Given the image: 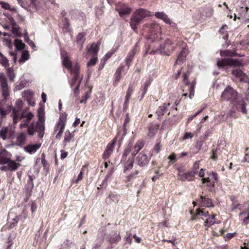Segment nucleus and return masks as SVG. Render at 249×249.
Returning <instances> with one entry per match:
<instances>
[{"mask_svg":"<svg viewBox=\"0 0 249 249\" xmlns=\"http://www.w3.org/2000/svg\"><path fill=\"white\" fill-rule=\"evenodd\" d=\"M38 120L36 124L32 123L28 127V135L31 136H34L36 132L38 133V137L42 138L44 135L45 126L43 119V114L40 110H37Z\"/></svg>","mask_w":249,"mask_h":249,"instance_id":"obj_1","label":"nucleus"},{"mask_svg":"<svg viewBox=\"0 0 249 249\" xmlns=\"http://www.w3.org/2000/svg\"><path fill=\"white\" fill-rule=\"evenodd\" d=\"M151 12L144 9L140 8L132 15L130 19V26L135 31L137 29V25L147 17H150Z\"/></svg>","mask_w":249,"mask_h":249,"instance_id":"obj_2","label":"nucleus"},{"mask_svg":"<svg viewBox=\"0 0 249 249\" xmlns=\"http://www.w3.org/2000/svg\"><path fill=\"white\" fill-rule=\"evenodd\" d=\"M221 98L225 101H230L233 105L241 98L239 97L237 92L230 86H228L222 92Z\"/></svg>","mask_w":249,"mask_h":249,"instance_id":"obj_3","label":"nucleus"},{"mask_svg":"<svg viewBox=\"0 0 249 249\" xmlns=\"http://www.w3.org/2000/svg\"><path fill=\"white\" fill-rule=\"evenodd\" d=\"M175 49L173 40L170 38H166L165 41L161 43L159 48L157 50L161 54L170 55L173 52Z\"/></svg>","mask_w":249,"mask_h":249,"instance_id":"obj_4","label":"nucleus"},{"mask_svg":"<svg viewBox=\"0 0 249 249\" xmlns=\"http://www.w3.org/2000/svg\"><path fill=\"white\" fill-rule=\"evenodd\" d=\"M241 62L237 59L232 58H223L221 60L219 59L217 61V66L218 68H223L226 66H240Z\"/></svg>","mask_w":249,"mask_h":249,"instance_id":"obj_5","label":"nucleus"},{"mask_svg":"<svg viewBox=\"0 0 249 249\" xmlns=\"http://www.w3.org/2000/svg\"><path fill=\"white\" fill-rule=\"evenodd\" d=\"M0 89L2 97L6 99L10 94V88L8 85L7 80L5 76L0 78Z\"/></svg>","mask_w":249,"mask_h":249,"instance_id":"obj_6","label":"nucleus"},{"mask_svg":"<svg viewBox=\"0 0 249 249\" xmlns=\"http://www.w3.org/2000/svg\"><path fill=\"white\" fill-rule=\"evenodd\" d=\"M178 176L181 180L183 181H191L193 179L195 175L196 174V172H188L186 173H183V169L182 168H178Z\"/></svg>","mask_w":249,"mask_h":249,"instance_id":"obj_7","label":"nucleus"},{"mask_svg":"<svg viewBox=\"0 0 249 249\" xmlns=\"http://www.w3.org/2000/svg\"><path fill=\"white\" fill-rule=\"evenodd\" d=\"M231 74L239 79L241 82L247 83L249 81L248 76L239 69H233L231 71Z\"/></svg>","mask_w":249,"mask_h":249,"instance_id":"obj_8","label":"nucleus"},{"mask_svg":"<svg viewBox=\"0 0 249 249\" xmlns=\"http://www.w3.org/2000/svg\"><path fill=\"white\" fill-rule=\"evenodd\" d=\"M116 139L117 138L115 137L107 144L106 149L103 155V158L105 160L108 159L112 154L116 143Z\"/></svg>","mask_w":249,"mask_h":249,"instance_id":"obj_9","label":"nucleus"},{"mask_svg":"<svg viewBox=\"0 0 249 249\" xmlns=\"http://www.w3.org/2000/svg\"><path fill=\"white\" fill-rule=\"evenodd\" d=\"M116 9L122 17L124 15L129 14L131 10L130 7L124 3H119L116 6Z\"/></svg>","mask_w":249,"mask_h":249,"instance_id":"obj_10","label":"nucleus"},{"mask_svg":"<svg viewBox=\"0 0 249 249\" xmlns=\"http://www.w3.org/2000/svg\"><path fill=\"white\" fill-rule=\"evenodd\" d=\"M208 177L203 178L202 180L203 183L206 182L208 183V187H213L214 186L215 182L213 181L212 179L217 180L218 179V175L214 172H211L208 174Z\"/></svg>","mask_w":249,"mask_h":249,"instance_id":"obj_11","label":"nucleus"},{"mask_svg":"<svg viewBox=\"0 0 249 249\" xmlns=\"http://www.w3.org/2000/svg\"><path fill=\"white\" fill-rule=\"evenodd\" d=\"M136 162L140 167H144L148 164L149 160L146 155L140 153L136 158Z\"/></svg>","mask_w":249,"mask_h":249,"instance_id":"obj_12","label":"nucleus"},{"mask_svg":"<svg viewBox=\"0 0 249 249\" xmlns=\"http://www.w3.org/2000/svg\"><path fill=\"white\" fill-rule=\"evenodd\" d=\"M187 54V50L183 48L178 54L175 65H180L182 64L185 60Z\"/></svg>","mask_w":249,"mask_h":249,"instance_id":"obj_13","label":"nucleus"},{"mask_svg":"<svg viewBox=\"0 0 249 249\" xmlns=\"http://www.w3.org/2000/svg\"><path fill=\"white\" fill-rule=\"evenodd\" d=\"M197 201L203 206L207 207H213L211 199L206 197L205 196H200L199 198L197 199Z\"/></svg>","mask_w":249,"mask_h":249,"instance_id":"obj_14","label":"nucleus"},{"mask_svg":"<svg viewBox=\"0 0 249 249\" xmlns=\"http://www.w3.org/2000/svg\"><path fill=\"white\" fill-rule=\"evenodd\" d=\"M146 27H148L151 32L157 33H161V28L159 24L155 21H151L149 23L145 25Z\"/></svg>","mask_w":249,"mask_h":249,"instance_id":"obj_15","label":"nucleus"},{"mask_svg":"<svg viewBox=\"0 0 249 249\" xmlns=\"http://www.w3.org/2000/svg\"><path fill=\"white\" fill-rule=\"evenodd\" d=\"M26 134L21 132L18 133L17 135V143L16 145L18 146H23L26 143Z\"/></svg>","mask_w":249,"mask_h":249,"instance_id":"obj_16","label":"nucleus"},{"mask_svg":"<svg viewBox=\"0 0 249 249\" xmlns=\"http://www.w3.org/2000/svg\"><path fill=\"white\" fill-rule=\"evenodd\" d=\"M12 134L8 127H3L0 130V137L3 140L12 138Z\"/></svg>","mask_w":249,"mask_h":249,"instance_id":"obj_17","label":"nucleus"},{"mask_svg":"<svg viewBox=\"0 0 249 249\" xmlns=\"http://www.w3.org/2000/svg\"><path fill=\"white\" fill-rule=\"evenodd\" d=\"M119 200V196L110 193L109 196L106 199V202L107 205L117 203Z\"/></svg>","mask_w":249,"mask_h":249,"instance_id":"obj_18","label":"nucleus"},{"mask_svg":"<svg viewBox=\"0 0 249 249\" xmlns=\"http://www.w3.org/2000/svg\"><path fill=\"white\" fill-rule=\"evenodd\" d=\"M133 91V85L132 84H129L127 90L126 91V95L125 97V101L124 104V107L126 108L128 106L129 99L132 94Z\"/></svg>","mask_w":249,"mask_h":249,"instance_id":"obj_19","label":"nucleus"},{"mask_svg":"<svg viewBox=\"0 0 249 249\" xmlns=\"http://www.w3.org/2000/svg\"><path fill=\"white\" fill-rule=\"evenodd\" d=\"M159 128V125L157 124H150L148 126V136L149 137H153L157 132Z\"/></svg>","mask_w":249,"mask_h":249,"instance_id":"obj_20","label":"nucleus"},{"mask_svg":"<svg viewBox=\"0 0 249 249\" xmlns=\"http://www.w3.org/2000/svg\"><path fill=\"white\" fill-rule=\"evenodd\" d=\"M41 144H29L24 147V150L31 154L35 153L40 147Z\"/></svg>","mask_w":249,"mask_h":249,"instance_id":"obj_21","label":"nucleus"},{"mask_svg":"<svg viewBox=\"0 0 249 249\" xmlns=\"http://www.w3.org/2000/svg\"><path fill=\"white\" fill-rule=\"evenodd\" d=\"M23 108V102L21 99L16 100L15 103V107H13L12 113L11 116L18 113V112H21Z\"/></svg>","mask_w":249,"mask_h":249,"instance_id":"obj_22","label":"nucleus"},{"mask_svg":"<svg viewBox=\"0 0 249 249\" xmlns=\"http://www.w3.org/2000/svg\"><path fill=\"white\" fill-rule=\"evenodd\" d=\"M9 153L5 150H2L0 152V164L3 165L6 163L10 160L7 157Z\"/></svg>","mask_w":249,"mask_h":249,"instance_id":"obj_23","label":"nucleus"},{"mask_svg":"<svg viewBox=\"0 0 249 249\" xmlns=\"http://www.w3.org/2000/svg\"><path fill=\"white\" fill-rule=\"evenodd\" d=\"M238 209L241 212H245L249 209V204L245 203L244 204H233L232 211Z\"/></svg>","mask_w":249,"mask_h":249,"instance_id":"obj_24","label":"nucleus"},{"mask_svg":"<svg viewBox=\"0 0 249 249\" xmlns=\"http://www.w3.org/2000/svg\"><path fill=\"white\" fill-rule=\"evenodd\" d=\"M136 48H133L128 54L125 60V62L126 65L129 68L130 63H131L133 58L136 53Z\"/></svg>","mask_w":249,"mask_h":249,"instance_id":"obj_25","label":"nucleus"},{"mask_svg":"<svg viewBox=\"0 0 249 249\" xmlns=\"http://www.w3.org/2000/svg\"><path fill=\"white\" fill-rule=\"evenodd\" d=\"M100 45V43H92L91 46L88 50V53H92L93 55L97 56L99 50Z\"/></svg>","mask_w":249,"mask_h":249,"instance_id":"obj_26","label":"nucleus"},{"mask_svg":"<svg viewBox=\"0 0 249 249\" xmlns=\"http://www.w3.org/2000/svg\"><path fill=\"white\" fill-rule=\"evenodd\" d=\"M13 118V122L14 124H16L18 121L21 120L22 119L25 118V115H24V112H23L21 113V112H18V113L11 116Z\"/></svg>","mask_w":249,"mask_h":249,"instance_id":"obj_27","label":"nucleus"},{"mask_svg":"<svg viewBox=\"0 0 249 249\" xmlns=\"http://www.w3.org/2000/svg\"><path fill=\"white\" fill-rule=\"evenodd\" d=\"M124 66H120L114 74V82L115 84L119 82L122 74V71L124 69Z\"/></svg>","mask_w":249,"mask_h":249,"instance_id":"obj_28","label":"nucleus"},{"mask_svg":"<svg viewBox=\"0 0 249 249\" xmlns=\"http://www.w3.org/2000/svg\"><path fill=\"white\" fill-rule=\"evenodd\" d=\"M85 40V34L84 33H81L78 34L76 38V42L80 46V49L82 48Z\"/></svg>","mask_w":249,"mask_h":249,"instance_id":"obj_29","label":"nucleus"},{"mask_svg":"<svg viewBox=\"0 0 249 249\" xmlns=\"http://www.w3.org/2000/svg\"><path fill=\"white\" fill-rule=\"evenodd\" d=\"M155 16L156 18L163 20L165 22L168 21V16L163 12H157L155 13Z\"/></svg>","mask_w":249,"mask_h":249,"instance_id":"obj_30","label":"nucleus"},{"mask_svg":"<svg viewBox=\"0 0 249 249\" xmlns=\"http://www.w3.org/2000/svg\"><path fill=\"white\" fill-rule=\"evenodd\" d=\"M6 164H7L8 167H9V169L10 171H15L17 170L18 166L19 165V164L16 163V162L11 160L10 159L7 162H6Z\"/></svg>","mask_w":249,"mask_h":249,"instance_id":"obj_31","label":"nucleus"},{"mask_svg":"<svg viewBox=\"0 0 249 249\" xmlns=\"http://www.w3.org/2000/svg\"><path fill=\"white\" fill-rule=\"evenodd\" d=\"M112 174V171H110L105 177L104 179L103 180L102 184L99 185V186L97 187V189L98 190L103 189L104 188H106L107 186V181L109 178L110 177V176Z\"/></svg>","mask_w":249,"mask_h":249,"instance_id":"obj_32","label":"nucleus"},{"mask_svg":"<svg viewBox=\"0 0 249 249\" xmlns=\"http://www.w3.org/2000/svg\"><path fill=\"white\" fill-rule=\"evenodd\" d=\"M14 41L15 46L17 50H21L25 48V44L21 40L16 39Z\"/></svg>","mask_w":249,"mask_h":249,"instance_id":"obj_33","label":"nucleus"},{"mask_svg":"<svg viewBox=\"0 0 249 249\" xmlns=\"http://www.w3.org/2000/svg\"><path fill=\"white\" fill-rule=\"evenodd\" d=\"M220 55L222 56H233L238 55L235 51H231L230 50L220 51Z\"/></svg>","mask_w":249,"mask_h":249,"instance_id":"obj_34","label":"nucleus"},{"mask_svg":"<svg viewBox=\"0 0 249 249\" xmlns=\"http://www.w3.org/2000/svg\"><path fill=\"white\" fill-rule=\"evenodd\" d=\"M239 105L241 106V110L243 114H247V110L246 107V104L244 103L242 98L239 100V101L236 103L235 106Z\"/></svg>","mask_w":249,"mask_h":249,"instance_id":"obj_35","label":"nucleus"},{"mask_svg":"<svg viewBox=\"0 0 249 249\" xmlns=\"http://www.w3.org/2000/svg\"><path fill=\"white\" fill-rule=\"evenodd\" d=\"M132 146V143L129 142L128 145L125 147L123 154V159H125L127 157V156L130 153V152H131Z\"/></svg>","mask_w":249,"mask_h":249,"instance_id":"obj_36","label":"nucleus"},{"mask_svg":"<svg viewBox=\"0 0 249 249\" xmlns=\"http://www.w3.org/2000/svg\"><path fill=\"white\" fill-rule=\"evenodd\" d=\"M62 58L63 65L68 69L71 68V63L69 58L67 56H65L64 54L62 55Z\"/></svg>","mask_w":249,"mask_h":249,"instance_id":"obj_37","label":"nucleus"},{"mask_svg":"<svg viewBox=\"0 0 249 249\" xmlns=\"http://www.w3.org/2000/svg\"><path fill=\"white\" fill-rule=\"evenodd\" d=\"M29 58V54L27 51H23L22 53V54L19 62L20 63H24L25 61L27 60Z\"/></svg>","mask_w":249,"mask_h":249,"instance_id":"obj_38","label":"nucleus"},{"mask_svg":"<svg viewBox=\"0 0 249 249\" xmlns=\"http://www.w3.org/2000/svg\"><path fill=\"white\" fill-rule=\"evenodd\" d=\"M196 84V80H194L191 83V85L189 87V92L190 94L189 97L190 99H192L195 95V91H194V87L195 85Z\"/></svg>","mask_w":249,"mask_h":249,"instance_id":"obj_39","label":"nucleus"},{"mask_svg":"<svg viewBox=\"0 0 249 249\" xmlns=\"http://www.w3.org/2000/svg\"><path fill=\"white\" fill-rule=\"evenodd\" d=\"M167 107L163 105L160 106L158 107L156 111V113L158 114V115H163L166 112Z\"/></svg>","mask_w":249,"mask_h":249,"instance_id":"obj_40","label":"nucleus"},{"mask_svg":"<svg viewBox=\"0 0 249 249\" xmlns=\"http://www.w3.org/2000/svg\"><path fill=\"white\" fill-rule=\"evenodd\" d=\"M246 4L245 5V7H244L243 6L241 7V9L242 10V11L243 12V13L242 14L243 16L245 18H247L248 17L247 16V12L248 11L249 8L248 6H249V0H246Z\"/></svg>","mask_w":249,"mask_h":249,"instance_id":"obj_41","label":"nucleus"},{"mask_svg":"<svg viewBox=\"0 0 249 249\" xmlns=\"http://www.w3.org/2000/svg\"><path fill=\"white\" fill-rule=\"evenodd\" d=\"M151 82L149 80H147L144 84L143 89H142V98H143L144 94L147 92L148 88L150 86Z\"/></svg>","mask_w":249,"mask_h":249,"instance_id":"obj_42","label":"nucleus"},{"mask_svg":"<svg viewBox=\"0 0 249 249\" xmlns=\"http://www.w3.org/2000/svg\"><path fill=\"white\" fill-rule=\"evenodd\" d=\"M133 163H134L133 159L128 160L125 163L124 169L126 170H128V169H131L133 166Z\"/></svg>","mask_w":249,"mask_h":249,"instance_id":"obj_43","label":"nucleus"},{"mask_svg":"<svg viewBox=\"0 0 249 249\" xmlns=\"http://www.w3.org/2000/svg\"><path fill=\"white\" fill-rule=\"evenodd\" d=\"M72 138L71 133L69 131H67L65 133V137L64 142H69Z\"/></svg>","mask_w":249,"mask_h":249,"instance_id":"obj_44","label":"nucleus"},{"mask_svg":"<svg viewBox=\"0 0 249 249\" xmlns=\"http://www.w3.org/2000/svg\"><path fill=\"white\" fill-rule=\"evenodd\" d=\"M97 57L95 55H93L92 57L87 63L88 67L93 66L95 65L97 61Z\"/></svg>","mask_w":249,"mask_h":249,"instance_id":"obj_45","label":"nucleus"},{"mask_svg":"<svg viewBox=\"0 0 249 249\" xmlns=\"http://www.w3.org/2000/svg\"><path fill=\"white\" fill-rule=\"evenodd\" d=\"M67 115L65 113L62 114L60 115L59 120V124L60 126L63 124L64 126H65V121L66 120Z\"/></svg>","mask_w":249,"mask_h":249,"instance_id":"obj_46","label":"nucleus"},{"mask_svg":"<svg viewBox=\"0 0 249 249\" xmlns=\"http://www.w3.org/2000/svg\"><path fill=\"white\" fill-rule=\"evenodd\" d=\"M215 219H206V220L204 222V225L205 226L210 227L213 225L214 223H219L220 221L216 222L214 221Z\"/></svg>","mask_w":249,"mask_h":249,"instance_id":"obj_47","label":"nucleus"},{"mask_svg":"<svg viewBox=\"0 0 249 249\" xmlns=\"http://www.w3.org/2000/svg\"><path fill=\"white\" fill-rule=\"evenodd\" d=\"M143 142L142 140H139L136 143L135 147H136L137 151H140V150L143 147Z\"/></svg>","mask_w":249,"mask_h":249,"instance_id":"obj_48","label":"nucleus"},{"mask_svg":"<svg viewBox=\"0 0 249 249\" xmlns=\"http://www.w3.org/2000/svg\"><path fill=\"white\" fill-rule=\"evenodd\" d=\"M30 122L27 120H25L23 121L22 123L19 124V126L20 129H22L24 127H27V130H28V127L30 126V124H29Z\"/></svg>","mask_w":249,"mask_h":249,"instance_id":"obj_49","label":"nucleus"},{"mask_svg":"<svg viewBox=\"0 0 249 249\" xmlns=\"http://www.w3.org/2000/svg\"><path fill=\"white\" fill-rule=\"evenodd\" d=\"M0 5L4 9L12 10L11 6L7 2L0 1Z\"/></svg>","mask_w":249,"mask_h":249,"instance_id":"obj_50","label":"nucleus"},{"mask_svg":"<svg viewBox=\"0 0 249 249\" xmlns=\"http://www.w3.org/2000/svg\"><path fill=\"white\" fill-rule=\"evenodd\" d=\"M19 28V26L12 27V32L16 36H20L18 33Z\"/></svg>","mask_w":249,"mask_h":249,"instance_id":"obj_51","label":"nucleus"},{"mask_svg":"<svg viewBox=\"0 0 249 249\" xmlns=\"http://www.w3.org/2000/svg\"><path fill=\"white\" fill-rule=\"evenodd\" d=\"M84 166H83L82 168V170L80 173L79 174L76 180L72 181L73 182H75V183H77L79 181L81 180L83 178V169Z\"/></svg>","mask_w":249,"mask_h":249,"instance_id":"obj_52","label":"nucleus"},{"mask_svg":"<svg viewBox=\"0 0 249 249\" xmlns=\"http://www.w3.org/2000/svg\"><path fill=\"white\" fill-rule=\"evenodd\" d=\"M30 7L37 10V7L39 6L36 2V0H30Z\"/></svg>","mask_w":249,"mask_h":249,"instance_id":"obj_53","label":"nucleus"},{"mask_svg":"<svg viewBox=\"0 0 249 249\" xmlns=\"http://www.w3.org/2000/svg\"><path fill=\"white\" fill-rule=\"evenodd\" d=\"M65 126H64L63 124L62 125V126H60V128L58 131V133H57V134L56 136V139H60L61 138V137L62 135L64 129L65 128Z\"/></svg>","mask_w":249,"mask_h":249,"instance_id":"obj_54","label":"nucleus"},{"mask_svg":"<svg viewBox=\"0 0 249 249\" xmlns=\"http://www.w3.org/2000/svg\"><path fill=\"white\" fill-rule=\"evenodd\" d=\"M161 147V144L160 142H157L155 145L154 150L158 154L160 150Z\"/></svg>","mask_w":249,"mask_h":249,"instance_id":"obj_55","label":"nucleus"},{"mask_svg":"<svg viewBox=\"0 0 249 249\" xmlns=\"http://www.w3.org/2000/svg\"><path fill=\"white\" fill-rule=\"evenodd\" d=\"M24 39H25V41H26V42H27L30 46H31L32 47V48H34V47H36L33 41L29 38L28 36H25V38H24Z\"/></svg>","mask_w":249,"mask_h":249,"instance_id":"obj_56","label":"nucleus"},{"mask_svg":"<svg viewBox=\"0 0 249 249\" xmlns=\"http://www.w3.org/2000/svg\"><path fill=\"white\" fill-rule=\"evenodd\" d=\"M8 77H9L10 80L11 81H13L14 78L15 77V75L14 73L11 70L9 69L8 70Z\"/></svg>","mask_w":249,"mask_h":249,"instance_id":"obj_57","label":"nucleus"},{"mask_svg":"<svg viewBox=\"0 0 249 249\" xmlns=\"http://www.w3.org/2000/svg\"><path fill=\"white\" fill-rule=\"evenodd\" d=\"M240 216H244V218H249V210L248 209L245 212H240L239 214Z\"/></svg>","mask_w":249,"mask_h":249,"instance_id":"obj_58","label":"nucleus"},{"mask_svg":"<svg viewBox=\"0 0 249 249\" xmlns=\"http://www.w3.org/2000/svg\"><path fill=\"white\" fill-rule=\"evenodd\" d=\"M121 239V236L119 234L115 235L114 236L111 238V242L112 243H116L119 242Z\"/></svg>","mask_w":249,"mask_h":249,"instance_id":"obj_59","label":"nucleus"},{"mask_svg":"<svg viewBox=\"0 0 249 249\" xmlns=\"http://www.w3.org/2000/svg\"><path fill=\"white\" fill-rule=\"evenodd\" d=\"M208 213V212H205V210H203V211H201V210H197V213H196L197 215L202 216H207Z\"/></svg>","mask_w":249,"mask_h":249,"instance_id":"obj_60","label":"nucleus"},{"mask_svg":"<svg viewBox=\"0 0 249 249\" xmlns=\"http://www.w3.org/2000/svg\"><path fill=\"white\" fill-rule=\"evenodd\" d=\"M1 64L4 67H6L9 65L8 60L6 57H4V56L3 57H1Z\"/></svg>","mask_w":249,"mask_h":249,"instance_id":"obj_61","label":"nucleus"},{"mask_svg":"<svg viewBox=\"0 0 249 249\" xmlns=\"http://www.w3.org/2000/svg\"><path fill=\"white\" fill-rule=\"evenodd\" d=\"M199 161H196L194 165H193V171H192L191 172H196V174L197 173V170L199 169Z\"/></svg>","mask_w":249,"mask_h":249,"instance_id":"obj_62","label":"nucleus"},{"mask_svg":"<svg viewBox=\"0 0 249 249\" xmlns=\"http://www.w3.org/2000/svg\"><path fill=\"white\" fill-rule=\"evenodd\" d=\"M117 49H112L110 52H108L106 55H105V58L106 60L109 58L116 52Z\"/></svg>","mask_w":249,"mask_h":249,"instance_id":"obj_63","label":"nucleus"},{"mask_svg":"<svg viewBox=\"0 0 249 249\" xmlns=\"http://www.w3.org/2000/svg\"><path fill=\"white\" fill-rule=\"evenodd\" d=\"M41 163L45 168H46L48 165V164L45 160L44 154H42L41 156Z\"/></svg>","mask_w":249,"mask_h":249,"instance_id":"obj_64","label":"nucleus"}]
</instances>
